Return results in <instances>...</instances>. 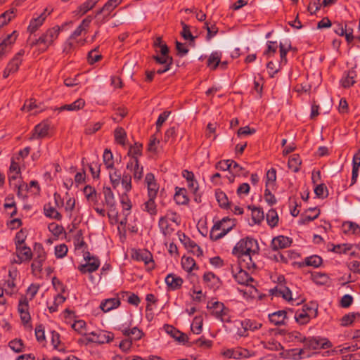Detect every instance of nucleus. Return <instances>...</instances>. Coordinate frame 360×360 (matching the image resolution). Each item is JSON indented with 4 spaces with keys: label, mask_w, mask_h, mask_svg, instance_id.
Listing matches in <instances>:
<instances>
[{
    "label": "nucleus",
    "mask_w": 360,
    "mask_h": 360,
    "mask_svg": "<svg viewBox=\"0 0 360 360\" xmlns=\"http://www.w3.org/2000/svg\"><path fill=\"white\" fill-rule=\"evenodd\" d=\"M322 258L318 255H312L305 259V264L307 266L319 267L322 264Z\"/></svg>",
    "instance_id": "49"
},
{
    "label": "nucleus",
    "mask_w": 360,
    "mask_h": 360,
    "mask_svg": "<svg viewBox=\"0 0 360 360\" xmlns=\"http://www.w3.org/2000/svg\"><path fill=\"white\" fill-rule=\"evenodd\" d=\"M356 72L354 69L349 70L345 73V76L341 79L340 82L344 88H349L353 86L356 81Z\"/></svg>",
    "instance_id": "23"
},
{
    "label": "nucleus",
    "mask_w": 360,
    "mask_h": 360,
    "mask_svg": "<svg viewBox=\"0 0 360 360\" xmlns=\"http://www.w3.org/2000/svg\"><path fill=\"white\" fill-rule=\"evenodd\" d=\"M68 246L65 244H60L55 247V255L57 258L64 257L68 252Z\"/></svg>",
    "instance_id": "59"
},
{
    "label": "nucleus",
    "mask_w": 360,
    "mask_h": 360,
    "mask_svg": "<svg viewBox=\"0 0 360 360\" xmlns=\"http://www.w3.org/2000/svg\"><path fill=\"white\" fill-rule=\"evenodd\" d=\"M292 239L284 236H278L271 239V249L277 250L284 249L290 245Z\"/></svg>",
    "instance_id": "14"
},
{
    "label": "nucleus",
    "mask_w": 360,
    "mask_h": 360,
    "mask_svg": "<svg viewBox=\"0 0 360 360\" xmlns=\"http://www.w3.org/2000/svg\"><path fill=\"white\" fill-rule=\"evenodd\" d=\"M98 3V0H87L85 2H84L82 4H81L78 9H79V13L81 15H84L86 13L92 9L95 5Z\"/></svg>",
    "instance_id": "43"
},
{
    "label": "nucleus",
    "mask_w": 360,
    "mask_h": 360,
    "mask_svg": "<svg viewBox=\"0 0 360 360\" xmlns=\"http://www.w3.org/2000/svg\"><path fill=\"white\" fill-rule=\"evenodd\" d=\"M34 258L39 260H46V253L41 243H35L34 246Z\"/></svg>",
    "instance_id": "40"
},
{
    "label": "nucleus",
    "mask_w": 360,
    "mask_h": 360,
    "mask_svg": "<svg viewBox=\"0 0 360 360\" xmlns=\"http://www.w3.org/2000/svg\"><path fill=\"white\" fill-rule=\"evenodd\" d=\"M165 283L171 290H176L181 288L183 279L174 274H169L165 278Z\"/></svg>",
    "instance_id": "15"
},
{
    "label": "nucleus",
    "mask_w": 360,
    "mask_h": 360,
    "mask_svg": "<svg viewBox=\"0 0 360 360\" xmlns=\"http://www.w3.org/2000/svg\"><path fill=\"white\" fill-rule=\"evenodd\" d=\"M352 248V245L344 243V244L333 245V248L330 250V251L334 252L335 253L342 254V253H347Z\"/></svg>",
    "instance_id": "53"
},
{
    "label": "nucleus",
    "mask_w": 360,
    "mask_h": 360,
    "mask_svg": "<svg viewBox=\"0 0 360 360\" xmlns=\"http://www.w3.org/2000/svg\"><path fill=\"white\" fill-rule=\"evenodd\" d=\"M221 53L218 51L212 52L208 58L207 65L212 70L218 67L221 62Z\"/></svg>",
    "instance_id": "29"
},
{
    "label": "nucleus",
    "mask_w": 360,
    "mask_h": 360,
    "mask_svg": "<svg viewBox=\"0 0 360 360\" xmlns=\"http://www.w3.org/2000/svg\"><path fill=\"white\" fill-rule=\"evenodd\" d=\"M208 308L212 309V314L223 322H230V317L228 315L229 309L225 307L224 304L220 302H214L208 304Z\"/></svg>",
    "instance_id": "9"
},
{
    "label": "nucleus",
    "mask_w": 360,
    "mask_h": 360,
    "mask_svg": "<svg viewBox=\"0 0 360 360\" xmlns=\"http://www.w3.org/2000/svg\"><path fill=\"white\" fill-rule=\"evenodd\" d=\"M312 279L317 285H328L330 281L328 274L319 272L312 274Z\"/></svg>",
    "instance_id": "37"
},
{
    "label": "nucleus",
    "mask_w": 360,
    "mask_h": 360,
    "mask_svg": "<svg viewBox=\"0 0 360 360\" xmlns=\"http://www.w3.org/2000/svg\"><path fill=\"white\" fill-rule=\"evenodd\" d=\"M49 230L56 236H59L63 231L64 228L56 223L49 224Z\"/></svg>",
    "instance_id": "63"
},
{
    "label": "nucleus",
    "mask_w": 360,
    "mask_h": 360,
    "mask_svg": "<svg viewBox=\"0 0 360 360\" xmlns=\"http://www.w3.org/2000/svg\"><path fill=\"white\" fill-rule=\"evenodd\" d=\"M14 9H9L0 15V27L6 25L14 18Z\"/></svg>",
    "instance_id": "42"
},
{
    "label": "nucleus",
    "mask_w": 360,
    "mask_h": 360,
    "mask_svg": "<svg viewBox=\"0 0 360 360\" xmlns=\"http://www.w3.org/2000/svg\"><path fill=\"white\" fill-rule=\"evenodd\" d=\"M231 167H230V172L235 175H243L246 176L248 173V171H246L243 167H242L240 165H238L236 162L231 160Z\"/></svg>",
    "instance_id": "41"
},
{
    "label": "nucleus",
    "mask_w": 360,
    "mask_h": 360,
    "mask_svg": "<svg viewBox=\"0 0 360 360\" xmlns=\"http://www.w3.org/2000/svg\"><path fill=\"white\" fill-rule=\"evenodd\" d=\"M83 192L89 201L94 205L98 203L97 193L94 187L87 185L84 188Z\"/></svg>",
    "instance_id": "32"
},
{
    "label": "nucleus",
    "mask_w": 360,
    "mask_h": 360,
    "mask_svg": "<svg viewBox=\"0 0 360 360\" xmlns=\"http://www.w3.org/2000/svg\"><path fill=\"white\" fill-rule=\"evenodd\" d=\"M99 266V259H94V261L86 262V264L79 266L78 269L82 274L92 273L96 271Z\"/></svg>",
    "instance_id": "21"
},
{
    "label": "nucleus",
    "mask_w": 360,
    "mask_h": 360,
    "mask_svg": "<svg viewBox=\"0 0 360 360\" xmlns=\"http://www.w3.org/2000/svg\"><path fill=\"white\" fill-rule=\"evenodd\" d=\"M304 343L305 348L309 349H327L332 347L330 342L326 338H321L319 337H311L304 338L301 340Z\"/></svg>",
    "instance_id": "8"
},
{
    "label": "nucleus",
    "mask_w": 360,
    "mask_h": 360,
    "mask_svg": "<svg viewBox=\"0 0 360 360\" xmlns=\"http://www.w3.org/2000/svg\"><path fill=\"white\" fill-rule=\"evenodd\" d=\"M9 347L15 353L23 352L24 343L21 339H14L9 342Z\"/></svg>",
    "instance_id": "46"
},
{
    "label": "nucleus",
    "mask_w": 360,
    "mask_h": 360,
    "mask_svg": "<svg viewBox=\"0 0 360 360\" xmlns=\"http://www.w3.org/2000/svg\"><path fill=\"white\" fill-rule=\"evenodd\" d=\"M246 269L238 268L236 266V269L232 268V274L236 281L240 285H250V283L253 282V278L245 271Z\"/></svg>",
    "instance_id": "10"
},
{
    "label": "nucleus",
    "mask_w": 360,
    "mask_h": 360,
    "mask_svg": "<svg viewBox=\"0 0 360 360\" xmlns=\"http://www.w3.org/2000/svg\"><path fill=\"white\" fill-rule=\"evenodd\" d=\"M181 25H182V31L181 32L182 37L185 40H189L193 42L196 37H194L191 34L189 26L183 21L181 22Z\"/></svg>",
    "instance_id": "47"
},
{
    "label": "nucleus",
    "mask_w": 360,
    "mask_h": 360,
    "mask_svg": "<svg viewBox=\"0 0 360 360\" xmlns=\"http://www.w3.org/2000/svg\"><path fill=\"white\" fill-rule=\"evenodd\" d=\"M126 138L127 134L122 127H117L115 129V139L117 143L124 146L125 144Z\"/></svg>",
    "instance_id": "44"
},
{
    "label": "nucleus",
    "mask_w": 360,
    "mask_h": 360,
    "mask_svg": "<svg viewBox=\"0 0 360 360\" xmlns=\"http://www.w3.org/2000/svg\"><path fill=\"white\" fill-rule=\"evenodd\" d=\"M123 188L125 190L124 193H128L131 190V176L130 174H124L120 180Z\"/></svg>",
    "instance_id": "55"
},
{
    "label": "nucleus",
    "mask_w": 360,
    "mask_h": 360,
    "mask_svg": "<svg viewBox=\"0 0 360 360\" xmlns=\"http://www.w3.org/2000/svg\"><path fill=\"white\" fill-rule=\"evenodd\" d=\"M302 163L300 157L297 154H293L288 159V165L294 172H297L300 170V167Z\"/></svg>",
    "instance_id": "31"
},
{
    "label": "nucleus",
    "mask_w": 360,
    "mask_h": 360,
    "mask_svg": "<svg viewBox=\"0 0 360 360\" xmlns=\"http://www.w3.org/2000/svg\"><path fill=\"white\" fill-rule=\"evenodd\" d=\"M143 145L139 143H135L133 146H131L129 150L128 154L131 158L140 156L142 155Z\"/></svg>",
    "instance_id": "54"
},
{
    "label": "nucleus",
    "mask_w": 360,
    "mask_h": 360,
    "mask_svg": "<svg viewBox=\"0 0 360 360\" xmlns=\"http://www.w3.org/2000/svg\"><path fill=\"white\" fill-rule=\"evenodd\" d=\"M115 6L110 4L108 1L104 4L103 6V10L105 11V14H104L103 18L101 20L97 19L96 21V24L98 26H100L103 23H105L108 20V18L110 15V13L115 8Z\"/></svg>",
    "instance_id": "35"
},
{
    "label": "nucleus",
    "mask_w": 360,
    "mask_h": 360,
    "mask_svg": "<svg viewBox=\"0 0 360 360\" xmlns=\"http://www.w3.org/2000/svg\"><path fill=\"white\" fill-rule=\"evenodd\" d=\"M216 199L221 208L227 209L230 206V202L226 193L221 191H217L215 193Z\"/></svg>",
    "instance_id": "36"
},
{
    "label": "nucleus",
    "mask_w": 360,
    "mask_h": 360,
    "mask_svg": "<svg viewBox=\"0 0 360 360\" xmlns=\"http://www.w3.org/2000/svg\"><path fill=\"white\" fill-rule=\"evenodd\" d=\"M155 199V198H149L148 200L144 203V210L148 212L150 215H155L157 214Z\"/></svg>",
    "instance_id": "48"
},
{
    "label": "nucleus",
    "mask_w": 360,
    "mask_h": 360,
    "mask_svg": "<svg viewBox=\"0 0 360 360\" xmlns=\"http://www.w3.org/2000/svg\"><path fill=\"white\" fill-rule=\"evenodd\" d=\"M89 168L91 173L92 177L94 179H98L101 172V164L93 162L92 163L89 164Z\"/></svg>",
    "instance_id": "60"
},
{
    "label": "nucleus",
    "mask_w": 360,
    "mask_h": 360,
    "mask_svg": "<svg viewBox=\"0 0 360 360\" xmlns=\"http://www.w3.org/2000/svg\"><path fill=\"white\" fill-rule=\"evenodd\" d=\"M84 338L79 339V342L88 345L90 342L104 344L111 342L114 338V334L105 330L84 333Z\"/></svg>",
    "instance_id": "4"
},
{
    "label": "nucleus",
    "mask_w": 360,
    "mask_h": 360,
    "mask_svg": "<svg viewBox=\"0 0 360 360\" xmlns=\"http://www.w3.org/2000/svg\"><path fill=\"white\" fill-rule=\"evenodd\" d=\"M202 329V319L201 316H195L191 325V330L195 334H200Z\"/></svg>",
    "instance_id": "52"
},
{
    "label": "nucleus",
    "mask_w": 360,
    "mask_h": 360,
    "mask_svg": "<svg viewBox=\"0 0 360 360\" xmlns=\"http://www.w3.org/2000/svg\"><path fill=\"white\" fill-rule=\"evenodd\" d=\"M174 199L178 205H187L189 202V198L187 196L186 189L176 187Z\"/></svg>",
    "instance_id": "25"
},
{
    "label": "nucleus",
    "mask_w": 360,
    "mask_h": 360,
    "mask_svg": "<svg viewBox=\"0 0 360 360\" xmlns=\"http://www.w3.org/2000/svg\"><path fill=\"white\" fill-rule=\"evenodd\" d=\"M180 240L185 245L186 247L191 248V251L197 257L202 255V250L198 246L193 240H191L184 233L179 235Z\"/></svg>",
    "instance_id": "16"
},
{
    "label": "nucleus",
    "mask_w": 360,
    "mask_h": 360,
    "mask_svg": "<svg viewBox=\"0 0 360 360\" xmlns=\"http://www.w3.org/2000/svg\"><path fill=\"white\" fill-rule=\"evenodd\" d=\"M274 281L276 283V285L271 288V297H281L286 301L292 300V292L289 288L285 285L284 276L278 275L276 281Z\"/></svg>",
    "instance_id": "5"
},
{
    "label": "nucleus",
    "mask_w": 360,
    "mask_h": 360,
    "mask_svg": "<svg viewBox=\"0 0 360 360\" xmlns=\"http://www.w3.org/2000/svg\"><path fill=\"white\" fill-rule=\"evenodd\" d=\"M181 266L183 269L188 273H191L194 269H198L195 261L191 257H182Z\"/></svg>",
    "instance_id": "33"
},
{
    "label": "nucleus",
    "mask_w": 360,
    "mask_h": 360,
    "mask_svg": "<svg viewBox=\"0 0 360 360\" xmlns=\"http://www.w3.org/2000/svg\"><path fill=\"white\" fill-rule=\"evenodd\" d=\"M153 58L156 61V63L165 65H172L173 63V59L169 56H153Z\"/></svg>",
    "instance_id": "57"
},
{
    "label": "nucleus",
    "mask_w": 360,
    "mask_h": 360,
    "mask_svg": "<svg viewBox=\"0 0 360 360\" xmlns=\"http://www.w3.org/2000/svg\"><path fill=\"white\" fill-rule=\"evenodd\" d=\"M158 226L161 233L165 237H169L174 232V229L169 224L166 217H161L158 221Z\"/></svg>",
    "instance_id": "27"
},
{
    "label": "nucleus",
    "mask_w": 360,
    "mask_h": 360,
    "mask_svg": "<svg viewBox=\"0 0 360 360\" xmlns=\"http://www.w3.org/2000/svg\"><path fill=\"white\" fill-rule=\"evenodd\" d=\"M46 9L35 18L31 20L30 25L27 27V31L31 34L35 32L44 23L47 15L46 14Z\"/></svg>",
    "instance_id": "18"
},
{
    "label": "nucleus",
    "mask_w": 360,
    "mask_h": 360,
    "mask_svg": "<svg viewBox=\"0 0 360 360\" xmlns=\"http://www.w3.org/2000/svg\"><path fill=\"white\" fill-rule=\"evenodd\" d=\"M44 214L47 217L60 220L62 215L54 207H51L50 204L45 205L44 207Z\"/></svg>",
    "instance_id": "38"
},
{
    "label": "nucleus",
    "mask_w": 360,
    "mask_h": 360,
    "mask_svg": "<svg viewBox=\"0 0 360 360\" xmlns=\"http://www.w3.org/2000/svg\"><path fill=\"white\" fill-rule=\"evenodd\" d=\"M18 310L20 314V319L22 321L25 323H28L31 319V316L28 311L29 304L26 297H22L20 299L18 306Z\"/></svg>",
    "instance_id": "12"
},
{
    "label": "nucleus",
    "mask_w": 360,
    "mask_h": 360,
    "mask_svg": "<svg viewBox=\"0 0 360 360\" xmlns=\"http://www.w3.org/2000/svg\"><path fill=\"white\" fill-rule=\"evenodd\" d=\"M121 178V173L116 169H115L112 173H110V182L114 188H116L120 185Z\"/></svg>",
    "instance_id": "56"
},
{
    "label": "nucleus",
    "mask_w": 360,
    "mask_h": 360,
    "mask_svg": "<svg viewBox=\"0 0 360 360\" xmlns=\"http://www.w3.org/2000/svg\"><path fill=\"white\" fill-rule=\"evenodd\" d=\"M92 20L93 18L91 15H89L86 18H84L82 21L81 24L72 32L70 38L72 39H75L77 37L80 36L83 31H85L89 28Z\"/></svg>",
    "instance_id": "22"
},
{
    "label": "nucleus",
    "mask_w": 360,
    "mask_h": 360,
    "mask_svg": "<svg viewBox=\"0 0 360 360\" xmlns=\"http://www.w3.org/2000/svg\"><path fill=\"white\" fill-rule=\"evenodd\" d=\"M85 105V102L82 98H79L70 104H65L62 105L58 110L59 111L68 110V111H77L82 109Z\"/></svg>",
    "instance_id": "28"
},
{
    "label": "nucleus",
    "mask_w": 360,
    "mask_h": 360,
    "mask_svg": "<svg viewBox=\"0 0 360 360\" xmlns=\"http://www.w3.org/2000/svg\"><path fill=\"white\" fill-rule=\"evenodd\" d=\"M356 317H360V314L359 313H349L345 314L341 319V325L342 326H347L353 323Z\"/></svg>",
    "instance_id": "50"
},
{
    "label": "nucleus",
    "mask_w": 360,
    "mask_h": 360,
    "mask_svg": "<svg viewBox=\"0 0 360 360\" xmlns=\"http://www.w3.org/2000/svg\"><path fill=\"white\" fill-rule=\"evenodd\" d=\"M137 259L145 262L146 264L153 263V257L150 252L145 250L141 253L137 254Z\"/></svg>",
    "instance_id": "61"
},
{
    "label": "nucleus",
    "mask_w": 360,
    "mask_h": 360,
    "mask_svg": "<svg viewBox=\"0 0 360 360\" xmlns=\"http://www.w3.org/2000/svg\"><path fill=\"white\" fill-rule=\"evenodd\" d=\"M120 202L124 210L129 211L131 209V202L127 193H124L120 196Z\"/></svg>",
    "instance_id": "58"
},
{
    "label": "nucleus",
    "mask_w": 360,
    "mask_h": 360,
    "mask_svg": "<svg viewBox=\"0 0 360 360\" xmlns=\"http://www.w3.org/2000/svg\"><path fill=\"white\" fill-rule=\"evenodd\" d=\"M120 305V301L118 298H110L101 302L100 308L104 312H108L113 309L117 308Z\"/></svg>",
    "instance_id": "26"
},
{
    "label": "nucleus",
    "mask_w": 360,
    "mask_h": 360,
    "mask_svg": "<svg viewBox=\"0 0 360 360\" xmlns=\"http://www.w3.org/2000/svg\"><path fill=\"white\" fill-rule=\"evenodd\" d=\"M321 5L320 0H310L307 10L311 15L315 14L320 9Z\"/></svg>",
    "instance_id": "64"
},
{
    "label": "nucleus",
    "mask_w": 360,
    "mask_h": 360,
    "mask_svg": "<svg viewBox=\"0 0 360 360\" xmlns=\"http://www.w3.org/2000/svg\"><path fill=\"white\" fill-rule=\"evenodd\" d=\"M145 181L148 187V198H156L159 186L155 181L154 174L153 173H148L146 175Z\"/></svg>",
    "instance_id": "13"
},
{
    "label": "nucleus",
    "mask_w": 360,
    "mask_h": 360,
    "mask_svg": "<svg viewBox=\"0 0 360 360\" xmlns=\"http://www.w3.org/2000/svg\"><path fill=\"white\" fill-rule=\"evenodd\" d=\"M286 311L279 310L278 311L271 313V323H274L276 326H281L285 324V320L286 319Z\"/></svg>",
    "instance_id": "30"
},
{
    "label": "nucleus",
    "mask_w": 360,
    "mask_h": 360,
    "mask_svg": "<svg viewBox=\"0 0 360 360\" xmlns=\"http://www.w3.org/2000/svg\"><path fill=\"white\" fill-rule=\"evenodd\" d=\"M24 53L25 51L22 49L15 55V56L6 66L8 68V71H11L13 73H14L18 70L19 66L22 63V58Z\"/></svg>",
    "instance_id": "20"
},
{
    "label": "nucleus",
    "mask_w": 360,
    "mask_h": 360,
    "mask_svg": "<svg viewBox=\"0 0 360 360\" xmlns=\"http://www.w3.org/2000/svg\"><path fill=\"white\" fill-rule=\"evenodd\" d=\"M103 160L107 169H113V155L110 149H105L103 155Z\"/></svg>",
    "instance_id": "39"
},
{
    "label": "nucleus",
    "mask_w": 360,
    "mask_h": 360,
    "mask_svg": "<svg viewBox=\"0 0 360 360\" xmlns=\"http://www.w3.org/2000/svg\"><path fill=\"white\" fill-rule=\"evenodd\" d=\"M236 219L224 217L212 226L210 237L212 240H217L226 235L235 226Z\"/></svg>",
    "instance_id": "1"
},
{
    "label": "nucleus",
    "mask_w": 360,
    "mask_h": 360,
    "mask_svg": "<svg viewBox=\"0 0 360 360\" xmlns=\"http://www.w3.org/2000/svg\"><path fill=\"white\" fill-rule=\"evenodd\" d=\"M238 258V268L246 269L249 271H254L257 268V261L259 254H240L234 255Z\"/></svg>",
    "instance_id": "6"
},
{
    "label": "nucleus",
    "mask_w": 360,
    "mask_h": 360,
    "mask_svg": "<svg viewBox=\"0 0 360 360\" xmlns=\"http://www.w3.org/2000/svg\"><path fill=\"white\" fill-rule=\"evenodd\" d=\"M51 344L53 346L55 349H57L59 352H65V348L64 347L60 346V335L56 331L51 332Z\"/></svg>",
    "instance_id": "45"
},
{
    "label": "nucleus",
    "mask_w": 360,
    "mask_h": 360,
    "mask_svg": "<svg viewBox=\"0 0 360 360\" xmlns=\"http://www.w3.org/2000/svg\"><path fill=\"white\" fill-rule=\"evenodd\" d=\"M203 281L207 285L214 290L218 289L221 285V281L212 272H207L203 275Z\"/></svg>",
    "instance_id": "19"
},
{
    "label": "nucleus",
    "mask_w": 360,
    "mask_h": 360,
    "mask_svg": "<svg viewBox=\"0 0 360 360\" xmlns=\"http://www.w3.org/2000/svg\"><path fill=\"white\" fill-rule=\"evenodd\" d=\"M32 252L30 248L25 245H19L16 247V257L17 259H13V262L16 264H21L23 262L30 261L32 257Z\"/></svg>",
    "instance_id": "11"
},
{
    "label": "nucleus",
    "mask_w": 360,
    "mask_h": 360,
    "mask_svg": "<svg viewBox=\"0 0 360 360\" xmlns=\"http://www.w3.org/2000/svg\"><path fill=\"white\" fill-rule=\"evenodd\" d=\"M248 209L251 210L252 223L250 224V225L259 224L264 220V214L262 208L255 206H248Z\"/></svg>",
    "instance_id": "24"
},
{
    "label": "nucleus",
    "mask_w": 360,
    "mask_h": 360,
    "mask_svg": "<svg viewBox=\"0 0 360 360\" xmlns=\"http://www.w3.org/2000/svg\"><path fill=\"white\" fill-rule=\"evenodd\" d=\"M104 195V204L108 209V216L109 218L115 217L117 218L118 212L116 208V202L115 200L114 194L110 187L104 186L103 188Z\"/></svg>",
    "instance_id": "7"
},
{
    "label": "nucleus",
    "mask_w": 360,
    "mask_h": 360,
    "mask_svg": "<svg viewBox=\"0 0 360 360\" xmlns=\"http://www.w3.org/2000/svg\"><path fill=\"white\" fill-rule=\"evenodd\" d=\"M304 350L303 349H292L285 352H281L280 355L284 359H288L292 357L293 359L297 360L302 358V355L304 354Z\"/></svg>",
    "instance_id": "34"
},
{
    "label": "nucleus",
    "mask_w": 360,
    "mask_h": 360,
    "mask_svg": "<svg viewBox=\"0 0 360 360\" xmlns=\"http://www.w3.org/2000/svg\"><path fill=\"white\" fill-rule=\"evenodd\" d=\"M66 298L60 294H58L55 298L52 305L49 307V310L51 313H53L58 311V307L60 304H63L65 301Z\"/></svg>",
    "instance_id": "51"
},
{
    "label": "nucleus",
    "mask_w": 360,
    "mask_h": 360,
    "mask_svg": "<svg viewBox=\"0 0 360 360\" xmlns=\"http://www.w3.org/2000/svg\"><path fill=\"white\" fill-rule=\"evenodd\" d=\"M70 23H71V22H70ZM68 24H69V22H65L63 25H62L61 27L56 25L53 27L48 29L46 32L44 33L40 37L30 43L31 47L39 44H42L45 46V49H44L43 51H46L48 47L53 44L54 40L58 38L60 30H63Z\"/></svg>",
    "instance_id": "3"
},
{
    "label": "nucleus",
    "mask_w": 360,
    "mask_h": 360,
    "mask_svg": "<svg viewBox=\"0 0 360 360\" xmlns=\"http://www.w3.org/2000/svg\"><path fill=\"white\" fill-rule=\"evenodd\" d=\"M259 248L257 241L252 238L246 237L236 243L232 250V254H259Z\"/></svg>",
    "instance_id": "2"
},
{
    "label": "nucleus",
    "mask_w": 360,
    "mask_h": 360,
    "mask_svg": "<svg viewBox=\"0 0 360 360\" xmlns=\"http://www.w3.org/2000/svg\"><path fill=\"white\" fill-rule=\"evenodd\" d=\"M222 354L226 358L239 359V348L226 349Z\"/></svg>",
    "instance_id": "62"
},
{
    "label": "nucleus",
    "mask_w": 360,
    "mask_h": 360,
    "mask_svg": "<svg viewBox=\"0 0 360 360\" xmlns=\"http://www.w3.org/2000/svg\"><path fill=\"white\" fill-rule=\"evenodd\" d=\"M49 126L46 122H41L34 127L30 139H42L47 136Z\"/></svg>",
    "instance_id": "17"
}]
</instances>
